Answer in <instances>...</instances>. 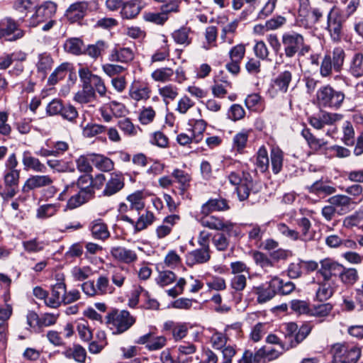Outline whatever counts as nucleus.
<instances>
[{
	"label": "nucleus",
	"mask_w": 363,
	"mask_h": 363,
	"mask_svg": "<svg viewBox=\"0 0 363 363\" xmlns=\"http://www.w3.org/2000/svg\"><path fill=\"white\" fill-rule=\"evenodd\" d=\"M312 325L306 323L299 328L298 325L294 322L286 323L283 325L284 333V345H281L282 350H288L296 347L303 341L312 330Z\"/></svg>",
	"instance_id": "1"
},
{
	"label": "nucleus",
	"mask_w": 363,
	"mask_h": 363,
	"mask_svg": "<svg viewBox=\"0 0 363 363\" xmlns=\"http://www.w3.org/2000/svg\"><path fill=\"white\" fill-rule=\"evenodd\" d=\"M281 43L286 57L291 58L296 53L303 56L310 51V46L305 44L303 36L295 31H288L283 33Z\"/></svg>",
	"instance_id": "2"
},
{
	"label": "nucleus",
	"mask_w": 363,
	"mask_h": 363,
	"mask_svg": "<svg viewBox=\"0 0 363 363\" xmlns=\"http://www.w3.org/2000/svg\"><path fill=\"white\" fill-rule=\"evenodd\" d=\"M345 52L341 47H335L331 53L324 55L320 66V74L322 77H330L333 69L340 72L345 60Z\"/></svg>",
	"instance_id": "3"
},
{
	"label": "nucleus",
	"mask_w": 363,
	"mask_h": 363,
	"mask_svg": "<svg viewBox=\"0 0 363 363\" xmlns=\"http://www.w3.org/2000/svg\"><path fill=\"white\" fill-rule=\"evenodd\" d=\"M330 352L335 363H357L361 357V348L346 342L333 345Z\"/></svg>",
	"instance_id": "4"
},
{
	"label": "nucleus",
	"mask_w": 363,
	"mask_h": 363,
	"mask_svg": "<svg viewBox=\"0 0 363 363\" xmlns=\"http://www.w3.org/2000/svg\"><path fill=\"white\" fill-rule=\"evenodd\" d=\"M345 96L342 91L335 90L330 85L320 87L316 93V99L319 106L337 109L342 104Z\"/></svg>",
	"instance_id": "5"
},
{
	"label": "nucleus",
	"mask_w": 363,
	"mask_h": 363,
	"mask_svg": "<svg viewBox=\"0 0 363 363\" xmlns=\"http://www.w3.org/2000/svg\"><path fill=\"white\" fill-rule=\"evenodd\" d=\"M135 323V318L125 310H115L106 315V323L113 330V333L121 334Z\"/></svg>",
	"instance_id": "6"
},
{
	"label": "nucleus",
	"mask_w": 363,
	"mask_h": 363,
	"mask_svg": "<svg viewBox=\"0 0 363 363\" xmlns=\"http://www.w3.org/2000/svg\"><path fill=\"white\" fill-rule=\"evenodd\" d=\"M83 292L89 296L112 294L115 286L110 283L109 277L106 274L99 275L96 281H87L82 284Z\"/></svg>",
	"instance_id": "7"
},
{
	"label": "nucleus",
	"mask_w": 363,
	"mask_h": 363,
	"mask_svg": "<svg viewBox=\"0 0 363 363\" xmlns=\"http://www.w3.org/2000/svg\"><path fill=\"white\" fill-rule=\"evenodd\" d=\"M199 222L203 227L217 231H225L229 235H238V231L235 229V224L229 220H225L222 217L216 216L202 215Z\"/></svg>",
	"instance_id": "8"
},
{
	"label": "nucleus",
	"mask_w": 363,
	"mask_h": 363,
	"mask_svg": "<svg viewBox=\"0 0 363 363\" xmlns=\"http://www.w3.org/2000/svg\"><path fill=\"white\" fill-rule=\"evenodd\" d=\"M327 29L330 38L334 42H339L342 38V25L346 18L340 15V11L333 6L329 11L328 16Z\"/></svg>",
	"instance_id": "9"
},
{
	"label": "nucleus",
	"mask_w": 363,
	"mask_h": 363,
	"mask_svg": "<svg viewBox=\"0 0 363 363\" xmlns=\"http://www.w3.org/2000/svg\"><path fill=\"white\" fill-rule=\"evenodd\" d=\"M79 76L81 82L86 86H91L101 96L106 95V88L100 77L92 74L89 69L85 67L79 69Z\"/></svg>",
	"instance_id": "10"
},
{
	"label": "nucleus",
	"mask_w": 363,
	"mask_h": 363,
	"mask_svg": "<svg viewBox=\"0 0 363 363\" xmlns=\"http://www.w3.org/2000/svg\"><path fill=\"white\" fill-rule=\"evenodd\" d=\"M279 285V278L274 277L267 283V286L261 285L254 287V292L257 296V301L259 303H264L272 300L275 296Z\"/></svg>",
	"instance_id": "11"
},
{
	"label": "nucleus",
	"mask_w": 363,
	"mask_h": 363,
	"mask_svg": "<svg viewBox=\"0 0 363 363\" xmlns=\"http://www.w3.org/2000/svg\"><path fill=\"white\" fill-rule=\"evenodd\" d=\"M56 9V4L52 1H46L38 6L35 10V13L30 18V26L35 27L39 23L51 18L55 13Z\"/></svg>",
	"instance_id": "12"
},
{
	"label": "nucleus",
	"mask_w": 363,
	"mask_h": 363,
	"mask_svg": "<svg viewBox=\"0 0 363 363\" xmlns=\"http://www.w3.org/2000/svg\"><path fill=\"white\" fill-rule=\"evenodd\" d=\"M292 74L289 71H284L273 81L267 94L271 98H275L279 94H284L289 89Z\"/></svg>",
	"instance_id": "13"
},
{
	"label": "nucleus",
	"mask_w": 363,
	"mask_h": 363,
	"mask_svg": "<svg viewBox=\"0 0 363 363\" xmlns=\"http://www.w3.org/2000/svg\"><path fill=\"white\" fill-rule=\"evenodd\" d=\"M342 265L331 258H325L320 261V268L318 273L321 275L324 280L335 281L333 278L338 277Z\"/></svg>",
	"instance_id": "14"
},
{
	"label": "nucleus",
	"mask_w": 363,
	"mask_h": 363,
	"mask_svg": "<svg viewBox=\"0 0 363 363\" xmlns=\"http://www.w3.org/2000/svg\"><path fill=\"white\" fill-rule=\"evenodd\" d=\"M11 34L13 35L9 38V40H16L24 35V32L18 29L16 21L11 18L0 21V38L10 36Z\"/></svg>",
	"instance_id": "15"
},
{
	"label": "nucleus",
	"mask_w": 363,
	"mask_h": 363,
	"mask_svg": "<svg viewBox=\"0 0 363 363\" xmlns=\"http://www.w3.org/2000/svg\"><path fill=\"white\" fill-rule=\"evenodd\" d=\"M135 343L145 345V347L150 351L158 350L164 347L167 344V338L163 335L155 336L152 333H148L140 336Z\"/></svg>",
	"instance_id": "16"
},
{
	"label": "nucleus",
	"mask_w": 363,
	"mask_h": 363,
	"mask_svg": "<svg viewBox=\"0 0 363 363\" xmlns=\"http://www.w3.org/2000/svg\"><path fill=\"white\" fill-rule=\"evenodd\" d=\"M52 183L53 179L49 175H33L25 182L22 186V191L28 193L35 189L46 187Z\"/></svg>",
	"instance_id": "17"
},
{
	"label": "nucleus",
	"mask_w": 363,
	"mask_h": 363,
	"mask_svg": "<svg viewBox=\"0 0 363 363\" xmlns=\"http://www.w3.org/2000/svg\"><path fill=\"white\" fill-rule=\"evenodd\" d=\"M124 187V179L122 174L116 172L110 174L101 194L104 196H111Z\"/></svg>",
	"instance_id": "18"
},
{
	"label": "nucleus",
	"mask_w": 363,
	"mask_h": 363,
	"mask_svg": "<svg viewBox=\"0 0 363 363\" xmlns=\"http://www.w3.org/2000/svg\"><path fill=\"white\" fill-rule=\"evenodd\" d=\"M111 255L114 259L127 264H130L138 260V255L135 250L123 246L112 247Z\"/></svg>",
	"instance_id": "19"
},
{
	"label": "nucleus",
	"mask_w": 363,
	"mask_h": 363,
	"mask_svg": "<svg viewBox=\"0 0 363 363\" xmlns=\"http://www.w3.org/2000/svg\"><path fill=\"white\" fill-rule=\"evenodd\" d=\"M20 180V170H6L4 175V183L6 188L7 197H13L18 192Z\"/></svg>",
	"instance_id": "20"
},
{
	"label": "nucleus",
	"mask_w": 363,
	"mask_h": 363,
	"mask_svg": "<svg viewBox=\"0 0 363 363\" xmlns=\"http://www.w3.org/2000/svg\"><path fill=\"white\" fill-rule=\"evenodd\" d=\"M347 71L356 79L363 77V51L356 50L352 54L349 60Z\"/></svg>",
	"instance_id": "21"
},
{
	"label": "nucleus",
	"mask_w": 363,
	"mask_h": 363,
	"mask_svg": "<svg viewBox=\"0 0 363 363\" xmlns=\"http://www.w3.org/2000/svg\"><path fill=\"white\" fill-rule=\"evenodd\" d=\"M315 291V299L319 301H326L331 298L337 286L335 281H326L323 279L318 284Z\"/></svg>",
	"instance_id": "22"
},
{
	"label": "nucleus",
	"mask_w": 363,
	"mask_h": 363,
	"mask_svg": "<svg viewBox=\"0 0 363 363\" xmlns=\"http://www.w3.org/2000/svg\"><path fill=\"white\" fill-rule=\"evenodd\" d=\"M121 219L125 222H128L134 226L136 232L141 231L152 225L155 219L152 212L147 211L145 213L142 214L136 222L127 215H122Z\"/></svg>",
	"instance_id": "23"
},
{
	"label": "nucleus",
	"mask_w": 363,
	"mask_h": 363,
	"mask_svg": "<svg viewBox=\"0 0 363 363\" xmlns=\"http://www.w3.org/2000/svg\"><path fill=\"white\" fill-rule=\"evenodd\" d=\"M222 358L218 356L211 350L206 352V363H232V358L236 354L235 348L233 346L228 345L222 350Z\"/></svg>",
	"instance_id": "24"
},
{
	"label": "nucleus",
	"mask_w": 363,
	"mask_h": 363,
	"mask_svg": "<svg viewBox=\"0 0 363 363\" xmlns=\"http://www.w3.org/2000/svg\"><path fill=\"white\" fill-rule=\"evenodd\" d=\"M211 259L210 250L199 248L187 253L186 262L189 267L206 263Z\"/></svg>",
	"instance_id": "25"
},
{
	"label": "nucleus",
	"mask_w": 363,
	"mask_h": 363,
	"mask_svg": "<svg viewBox=\"0 0 363 363\" xmlns=\"http://www.w3.org/2000/svg\"><path fill=\"white\" fill-rule=\"evenodd\" d=\"M230 208L226 199L223 198L211 199L201 206V214L210 215L215 211H224Z\"/></svg>",
	"instance_id": "26"
},
{
	"label": "nucleus",
	"mask_w": 363,
	"mask_h": 363,
	"mask_svg": "<svg viewBox=\"0 0 363 363\" xmlns=\"http://www.w3.org/2000/svg\"><path fill=\"white\" fill-rule=\"evenodd\" d=\"M88 4L85 1L76 2L66 11V17L72 23L82 19L86 13Z\"/></svg>",
	"instance_id": "27"
},
{
	"label": "nucleus",
	"mask_w": 363,
	"mask_h": 363,
	"mask_svg": "<svg viewBox=\"0 0 363 363\" xmlns=\"http://www.w3.org/2000/svg\"><path fill=\"white\" fill-rule=\"evenodd\" d=\"M111 62L128 64L134 59V52L129 48H115L108 57Z\"/></svg>",
	"instance_id": "28"
},
{
	"label": "nucleus",
	"mask_w": 363,
	"mask_h": 363,
	"mask_svg": "<svg viewBox=\"0 0 363 363\" xmlns=\"http://www.w3.org/2000/svg\"><path fill=\"white\" fill-rule=\"evenodd\" d=\"M22 164L25 170H33L36 172H45L46 167L38 158L31 155L28 150L24 151L22 155Z\"/></svg>",
	"instance_id": "29"
},
{
	"label": "nucleus",
	"mask_w": 363,
	"mask_h": 363,
	"mask_svg": "<svg viewBox=\"0 0 363 363\" xmlns=\"http://www.w3.org/2000/svg\"><path fill=\"white\" fill-rule=\"evenodd\" d=\"M150 88L147 85L134 82L130 87L129 96L136 101H145L150 98Z\"/></svg>",
	"instance_id": "30"
},
{
	"label": "nucleus",
	"mask_w": 363,
	"mask_h": 363,
	"mask_svg": "<svg viewBox=\"0 0 363 363\" xmlns=\"http://www.w3.org/2000/svg\"><path fill=\"white\" fill-rule=\"evenodd\" d=\"M179 89L173 84H167L158 88V94L165 105L169 104L178 97Z\"/></svg>",
	"instance_id": "31"
},
{
	"label": "nucleus",
	"mask_w": 363,
	"mask_h": 363,
	"mask_svg": "<svg viewBox=\"0 0 363 363\" xmlns=\"http://www.w3.org/2000/svg\"><path fill=\"white\" fill-rule=\"evenodd\" d=\"M330 204L335 206V208L342 213L349 211L352 204V199L346 195L337 194L330 197L328 200Z\"/></svg>",
	"instance_id": "32"
},
{
	"label": "nucleus",
	"mask_w": 363,
	"mask_h": 363,
	"mask_svg": "<svg viewBox=\"0 0 363 363\" xmlns=\"http://www.w3.org/2000/svg\"><path fill=\"white\" fill-rule=\"evenodd\" d=\"M90 230L94 238L104 240L110 236L108 227L101 219L94 220L90 225Z\"/></svg>",
	"instance_id": "33"
},
{
	"label": "nucleus",
	"mask_w": 363,
	"mask_h": 363,
	"mask_svg": "<svg viewBox=\"0 0 363 363\" xmlns=\"http://www.w3.org/2000/svg\"><path fill=\"white\" fill-rule=\"evenodd\" d=\"M90 160L93 165L101 172H110L114 168L113 162L102 155H91Z\"/></svg>",
	"instance_id": "34"
},
{
	"label": "nucleus",
	"mask_w": 363,
	"mask_h": 363,
	"mask_svg": "<svg viewBox=\"0 0 363 363\" xmlns=\"http://www.w3.org/2000/svg\"><path fill=\"white\" fill-rule=\"evenodd\" d=\"M140 11V6L137 0H130L123 2L120 13L123 18L132 19L136 17Z\"/></svg>",
	"instance_id": "35"
},
{
	"label": "nucleus",
	"mask_w": 363,
	"mask_h": 363,
	"mask_svg": "<svg viewBox=\"0 0 363 363\" xmlns=\"http://www.w3.org/2000/svg\"><path fill=\"white\" fill-rule=\"evenodd\" d=\"M252 259L255 264L262 269L265 272H269L274 267V262L271 257L264 252L255 251L252 252Z\"/></svg>",
	"instance_id": "36"
},
{
	"label": "nucleus",
	"mask_w": 363,
	"mask_h": 363,
	"mask_svg": "<svg viewBox=\"0 0 363 363\" xmlns=\"http://www.w3.org/2000/svg\"><path fill=\"white\" fill-rule=\"evenodd\" d=\"M333 308V306L330 303L314 304L311 307L309 315L318 318L322 322L329 315Z\"/></svg>",
	"instance_id": "37"
},
{
	"label": "nucleus",
	"mask_w": 363,
	"mask_h": 363,
	"mask_svg": "<svg viewBox=\"0 0 363 363\" xmlns=\"http://www.w3.org/2000/svg\"><path fill=\"white\" fill-rule=\"evenodd\" d=\"M340 281L345 285L352 286L359 279L357 270L354 268H347L342 265L338 275Z\"/></svg>",
	"instance_id": "38"
},
{
	"label": "nucleus",
	"mask_w": 363,
	"mask_h": 363,
	"mask_svg": "<svg viewBox=\"0 0 363 363\" xmlns=\"http://www.w3.org/2000/svg\"><path fill=\"white\" fill-rule=\"evenodd\" d=\"M301 135L307 141L309 147L315 151L321 150L328 144V141L324 139L317 138L315 137L308 128H304L301 131Z\"/></svg>",
	"instance_id": "39"
},
{
	"label": "nucleus",
	"mask_w": 363,
	"mask_h": 363,
	"mask_svg": "<svg viewBox=\"0 0 363 363\" xmlns=\"http://www.w3.org/2000/svg\"><path fill=\"white\" fill-rule=\"evenodd\" d=\"M253 186L252 177L250 173H244V179L242 184L236 186L238 196L240 201L247 199Z\"/></svg>",
	"instance_id": "40"
},
{
	"label": "nucleus",
	"mask_w": 363,
	"mask_h": 363,
	"mask_svg": "<svg viewBox=\"0 0 363 363\" xmlns=\"http://www.w3.org/2000/svg\"><path fill=\"white\" fill-rule=\"evenodd\" d=\"M272 169L274 174L281 172L284 162V152L278 147H273L270 152Z\"/></svg>",
	"instance_id": "41"
},
{
	"label": "nucleus",
	"mask_w": 363,
	"mask_h": 363,
	"mask_svg": "<svg viewBox=\"0 0 363 363\" xmlns=\"http://www.w3.org/2000/svg\"><path fill=\"white\" fill-rule=\"evenodd\" d=\"M191 28L188 27H182L172 33V37L177 44L188 46L191 43V38L189 35Z\"/></svg>",
	"instance_id": "42"
},
{
	"label": "nucleus",
	"mask_w": 363,
	"mask_h": 363,
	"mask_svg": "<svg viewBox=\"0 0 363 363\" xmlns=\"http://www.w3.org/2000/svg\"><path fill=\"white\" fill-rule=\"evenodd\" d=\"M128 270L123 267L115 268L111 273L112 285L121 288L127 279Z\"/></svg>",
	"instance_id": "43"
},
{
	"label": "nucleus",
	"mask_w": 363,
	"mask_h": 363,
	"mask_svg": "<svg viewBox=\"0 0 363 363\" xmlns=\"http://www.w3.org/2000/svg\"><path fill=\"white\" fill-rule=\"evenodd\" d=\"M63 354L69 359H74L78 362L83 363L86 359V350L80 345H75L72 348L67 349Z\"/></svg>",
	"instance_id": "44"
},
{
	"label": "nucleus",
	"mask_w": 363,
	"mask_h": 363,
	"mask_svg": "<svg viewBox=\"0 0 363 363\" xmlns=\"http://www.w3.org/2000/svg\"><path fill=\"white\" fill-rule=\"evenodd\" d=\"M256 166L257 168L262 173L266 172L269 169V159L267 150L264 146L260 147L257 151Z\"/></svg>",
	"instance_id": "45"
},
{
	"label": "nucleus",
	"mask_w": 363,
	"mask_h": 363,
	"mask_svg": "<svg viewBox=\"0 0 363 363\" xmlns=\"http://www.w3.org/2000/svg\"><path fill=\"white\" fill-rule=\"evenodd\" d=\"M172 176L176 179L177 182L180 184V194H184L189 186L191 177L184 171L176 169L172 172Z\"/></svg>",
	"instance_id": "46"
},
{
	"label": "nucleus",
	"mask_w": 363,
	"mask_h": 363,
	"mask_svg": "<svg viewBox=\"0 0 363 363\" xmlns=\"http://www.w3.org/2000/svg\"><path fill=\"white\" fill-rule=\"evenodd\" d=\"M115 108H118V110L121 111V109L123 108V106L116 101H111L108 104H106L100 108L101 116L105 122L108 123L111 121L113 118L112 115L108 109H110L113 114L116 116L120 115V113H117L114 111Z\"/></svg>",
	"instance_id": "47"
},
{
	"label": "nucleus",
	"mask_w": 363,
	"mask_h": 363,
	"mask_svg": "<svg viewBox=\"0 0 363 363\" xmlns=\"http://www.w3.org/2000/svg\"><path fill=\"white\" fill-rule=\"evenodd\" d=\"M59 208L60 205L57 203L42 205L37 209L36 216L40 219L50 218L55 215Z\"/></svg>",
	"instance_id": "48"
},
{
	"label": "nucleus",
	"mask_w": 363,
	"mask_h": 363,
	"mask_svg": "<svg viewBox=\"0 0 363 363\" xmlns=\"http://www.w3.org/2000/svg\"><path fill=\"white\" fill-rule=\"evenodd\" d=\"M107 47L105 41L98 40L95 44L88 45L84 53L93 59H97Z\"/></svg>",
	"instance_id": "49"
},
{
	"label": "nucleus",
	"mask_w": 363,
	"mask_h": 363,
	"mask_svg": "<svg viewBox=\"0 0 363 363\" xmlns=\"http://www.w3.org/2000/svg\"><path fill=\"white\" fill-rule=\"evenodd\" d=\"M174 70L170 67H162L152 72L151 77L156 82H166L171 79Z\"/></svg>",
	"instance_id": "50"
},
{
	"label": "nucleus",
	"mask_w": 363,
	"mask_h": 363,
	"mask_svg": "<svg viewBox=\"0 0 363 363\" xmlns=\"http://www.w3.org/2000/svg\"><path fill=\"white\" fill-rule=\"evenodd\" d=\"M91 197L92 196L90 195L86 194L84 191H79L69 198L67 203V208L69 209H74L89 201Z\"/></svg>",
	"instance_id": "51"
},
{
	"label": "nucleus",
	"mask_w": 363,
	"mask_h": 363,
	"mask_svg": "<svg viewBox=\"0 0 363 363\" xmlns=\"http://www.w3.org/2000/svg\"><path fill=\"white\" fill-rule=\"evenodd\" d=\"M77 187L80 189L79 191H84L86 194L92 196L93 187L92 177L89 174H84L80 176L76 183Z\"/></svg>",
	"instance_id": "52"
},
{
	"label": "nucleus",
	"mask_w": 363,
	"mask_h": 363,
	"mask_svg": "<svg viewBox=\"0 0 363 363\" xmlns=\"http://www.w3.org/2000/svg\"><path fill=\"white\" fill-rule=\"evenodd\" d=\"M341 3L345 5V8L340 15L346 19L353 15L361 5L360 0H341Z\"/></svg>",
	"instance_id": "53"
},
{
	"label": "nucleus",
	"mask_w": 363,
	"mask_h": 363,
	"mask_svg": "<svg viewBox=\"0 0 363 363\" xmlns=\"http://www.w3.org/2000/svg\"><path fill=\"white\" fill-rule=\"evenodd\" d=\"M71 276L78 281H82L88 279L91 275V269L90 267H79L75 266L71 269Z\"/></svg>",
	"instance_id": "54"
},
{
	"label": "nucleus",
	"mask_w": 363,
	"mask_h": 363,
	"mask_svg": "<svg viewBox=\"0 0 363 363\" xmlns=\"http://www.w3.org/2000/svg\"><path fill=\"white\" fill-rule=\"evenodd\" d=\"M343 136L342 141L347 146H352L354 144V130L352 123L349 121H345L342 126Z\"/></svg>",
	"instance_id": "55"
},
{
	"label": "nucleus",
	"mask_w": 363,
	"mask_h": 363,
	"mask_svg": "<svg viewBox=\"0 0 363 363\" xmlns=\"http://www.w3.org/2000/svg\"><path fill=\"white\" fill-rule=\"evenodd\" d=\"M94 96V90L91 86H86L83 84V89L75 94L74 99L79 104H86Z\"/></svg>",
	"instance_id": "56"
},
{
	"label": "nucleus",
	"mask_w": 363,
	"mask_h": 363,
	"mask_svg": "<svg viewBox=\"0 0 363 363\" xmlns=\"http://www.w3.org/2000/svg\"><path fill=\"white\" fill-rule=\"evenodd\" d=\"M176 279L177 276L173 272L165 270L159 272L155 281L159 286L164 287L174 283Z\"/></svg>",
	"instance_id": "57"
},
{
	"label": "nucleus",
	"mask_w": 363,
	"mask_h": 363,
	"mask_svg": "<svg viewBox=\"0 0 363 363\" xmlns=\"http://www.w3.org/2000/svg\"><path fill=\"white\" fill-rule=\"evenodd\" d=\"M144 196L142 192L138 191L129 195L127 200L130 203V209L139 212L145 207L143 201Z\"/></svg>",
	"instance_id": "58"
},
{
	"label": "nucleus",
	"mask_w": 363,
	"mask_h": 363,
	"mask_svg": "<svg viewBox=\"0 0 363 363\" xmlns=\"http://www.w3.org/2000/svg\"><path fill=\"white\" fill-rule=\"evenodd\" d=\"M228 340V334H224L220 332H215L211 337V343L212 347L216 350H223L226 347V344Z\"/></svg>",
	"instance_id": "59"
},
{
	"label": "nucleus",
	"mask_w": 363,
	"mask_h": 363,
	"mask_svg": "<svg viewBox=\"0 0 363 363\" xmlns=\"http://www.w3.org/2000/svg\"><path fill=\"white\" fill-rule=\"evenodd\" d=\"M83 42L79 38H70L65 43V50L73 55H79L82 52Z\"/></svg>",
	"instance_id": "60"
},
{
	"label": "nucleus",
	"mask_w": 363,
	"mask_h": 363,
	"mask_svg": "<svg viewBox=\"0 0 363 363\" xmlns=\"http://www.w3.org/2000/svg\"><path fill=\"white\" fill-rule=\"evenodd\" d=\"M248 140V132L241 131L238 133L233 138V147L239 152H242L246 147Z\"/></svg>",
	"instance_id": "61"
},
{
	"label": "nucleus",
	"mask_w": 363,
	"mask_h": 363,
	"mask_svg": "<svg viewBox=\"0 0 363 363\" xmlns=\"http://www.w3.org/2000/svg\"><path fill=\"white\" fill-rule=\"evenodd\" d=\"M291 310L298 314H310L311 307L309 303L303 300L294 299L290 303Z\"/></svg>",
	"instance_id": "62"
},
{
	"label": "nucleus",
	"mask_w": 363,
	"mask_h": 363,
	"mask_svg": "<svg viewBox=\"0 0 363 363\" xmlns=\"http://www.w3.org/2000/svg\"><path fill=\"white\" fill-rule=\"evenodd\" d=\"M117 124L125 135L133 136L137 134V128L129 118H121L118 121Z\"/></svg>",
	"instance_id": "63"
},
{
	"label": "nucleus",
	"mask_w": 363,
	"mask_h": 363,
	"mask_svg": "<svg viewBox=\"0 0 363 363\" xmlns=\"http://www.w3.org/2000/svg\"><path fill=\"white\" fill-rule=\"evenodd\" d=\"M194 106V102L186 95L181 97L175 108V111L180 114H186Z\"/></svg>",
	"instance_id": "64"
}]
</instances>
